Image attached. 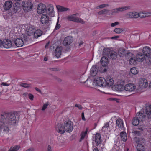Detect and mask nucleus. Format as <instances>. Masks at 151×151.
<instances>
[{
	"mask_svg": "<svg viewBox=\"0 0 151 151\" xmlns=\"http://www.w3.org/2000/svg\"><path fill=\"white\" fill-rule=\"evenodd\" d=\"M145 56L144 54L141 53H137L136 56V60L137 61L139 62H142L145 59Z\"/></svg>",
	"mask_w": 151,
	"mask_h": 151,
	"instance_id": "26",
	"label": "nucleus"
},
{
	"mask_svg": "<svg viewBox=\"0 0 151 151\" xmlns=\"http://www.w3.org/2000/svg\"><path fill=\"white\" fill-rule=\"evenodd\" d=\"M40 22L42 24H47L50 20L47 14H42L40 18Z\"/></svg>",
	"mask_w": 151,
	"mask_h": 151,
	"instance_id": "12",
	"label": "nucleus"
},
{
	"mask_svg": "<svg viewBox=\"0 0 151 151\" xmlns=\"http://www.w3.org/2000/svg\"><path fill=\"white\" fill-rule=\"evenodd\" d=\"M48 103H46L43 106L42 108V110L44 111L45 110L46 108H47V106L48 105Z\"/></svg>",
	"mask_w": 151,
	"mask_h": 151,
	"instance_id": "51",
	"label": "nucleus"
},
{
	"mask_svg": "<svg viewBox=\"0 0 151 151\" xmlns=\"http://www.w3.org/2000/svg\"><path fill=\"white\" fill-rule=\"evenodd\" d=\"M124 29L122 28H115L114 30V31L117 34H120L123 32Z\"/></svg>",
	"mask_w": 151,
	"mask_h": 151,
	"instance_id": "41",
	"label": "nucleus"
},
{
	"mask_svg": "<svg viewBox=\"0 0 151 151\" xmlns=\"http://www.w3.org/2000/svg\"><path fill=\"white\" fill-rule=\"evenodd\" d=\"M105 79L102 77H99L95 79L93 81V83L96 85L99 86L105 87L106 83H105Z\"/></svg>",
	"mask_w": 151,
	"mask_h": 151,
	"instance_id": "6",
	"label": "nucleus"
},
{
	"mask_svg": "<svg viewBox=\"0 0 151 151\" xmlns=\"http://www.w3.org/2000/svg\"><path fill=\"white\" fill-rule=\"evenodd\" d=\"M135 141L139 145H144L145 143V139L143 137H136Z\"/></svg>",
	"mask_w": 151,
	"mask_h": 151,
	"instance_id": "27",
	"label": "nucleus"
},
{
	"mask_svg": "<svg viewBox=\"0 0 151 151\" xmlns=\"http://www.w3.org/2000/svg\"><path fill=\"white\" fill-rule=\"evenodd\" d=\"M126 17L129 18H137L139 17L138 13L136 12H130L127 13Z\"/></svg>",
	"mask_w": 151,
	"mask_h": 151,
	"instance_id": "17",
	"label": "nucleus"
},
{
	"mask_svg": "<svg viewBox=\"0 0 151 151\" xmlns=\"http://www.w3.org/2000/svg\"><path fill=\"white\" fill-rule=\"evenodd\" d=\"M45 12L50 17H54L55 16V12L53 5L52 4L48 5L46 6Z\"/></svg>",
	"mask_w": 151,
	"mask_h": 151,
	"instance_id": "9",
	"label": "nucleus"
},
{
	"mask_svg": "<svg viewBox=\"0 0 151 151\" xmlns=\"http://www.w3.org/2000/svg\"><path fill=\"white\" fill-rule=\"evenodd\" d=\"M28 97L31 100H33L34 98V96L30 93L28 94Z\"/></svg>",
	"mask_w": 151,
	"mask_h": 151,
	"instance_id": "53",
	"label": "nucleus"
},
{
	"mask_svg": "<svg viewBox=\"0 0 151 151\" xmlns=\"http://www.w3.org/2000/svg\"><path fill=\"white\" fill-rule=\"evenodd\" d=\"M136 116V117L139 119L140 121H142L145 117V116L143 114L140 113H137Z\"/></svg>",
	"mask_w": 151,
	"mask_h": 151,
	"instance_id": "36",
	"label": "nucleus"
},
{
	"mask_svg": "<svg viewBox=\"0 0 151 151\" xmlns=\"http://www.w3.org/2000/svg\"><path fill=\"white\" fill-rule=\"evenodd\" d=\"M99 147H98L94 148L93 149V151H99Z\"/></svg>",
	"mask_w": 151,
	"mask_h": 151,
	"instance_id": "62",
	"label": "nucleus"
},
{
	"mask_svg": "<svg viewBox=\"0 0 151 151\" xmlns=\"http://www.w3.org/2000/svg\"><path fill=\"white\" fill-rule=\"evenodd\" d=\"M1 85H2V86H9V84H7L3 82L1 83Z\"/></svg>",
	"mask_w": 151,
	"mask_h": 151,
	"instance_id": "59",
	"label": "nucleus"
},
{
	"mask_svg": "<svg viewBox=\"0 0 151 151\" xmlns=\"http://www.w3.org/2000/svg\"><path fill=\"white\" fill-rule=\"evenodd\" d=\"M81 116H82V119L84 121H85L86 120V119H85V118L84 117V114L83 112H82V113Z\"/></svg>",
	"mask_w": 151,
	"mask_h": 151,
	"instance_id": "58",
	"label": "nucleus"
},
{
	"mask_svg": "<svg viewBox=\"0 0 151 151\" xmlns=\"http://www.w3.org/2000/svg\"><path fill=\"white\" fill-rule=\"evenodd\" d=\"M18 116L15 113L4 114L0 116V131L8 133L10 131V125L17 123Z\"/></svg>",
	"mask_w": 151,
	"mask_h": 151,
	"instance_id": "1",
	"label": "nucleus"
},
{
	"mask_svg": "<svg viewBox=\"0 0 151 151\" xmlns=\"http://www.w3.org/2000/svg\"><path fill=\"white\" fill-rule=\"evenodd\" d=\"M127 51L124 49H119L118 51L119 55L120 57H123L125 56Z\"/></svg>",
	"mask_w": 151,
	"mask_h": 151,
	"instance_id": "32",
	"label": "nucleus"
},
{
	"mask_svg": "<svg viewBox=\"0 0 151 151\" xmlns=\"http://www.w3.org/2000/svg\"><path fill=\"white\" fill-rule=\"evenodd\" d=\"M116 127H118L120 130L124 131L125 130L123 121L122 119L118 118L116 121Z\"/></svg>",
	"mask_w": 151,
	"mask_h": 151,
	"instance_id": "11",
	"label": "nucleus"
},
{
	"mask_svg": "<svg viewBox=\"0 0 151 151\" xmlns=\"http://www.w3.org/2000/svg\"><path fill=\"white\" fill-rule=\"evenodd\" d=\"M108 11L106 9H104L99 11L98 14L99 15L105 14L107 13Z\"/></svg>",
	"mask_w": 151,
	"mask_h": 151,
	"instance_id": "46",
	"label": "nucleus"
},
{
	"mask_svg": "<svg viewBox=\"0 0 151 151\" xmlns=\"http://www.w3.org/2000/svg\"><path fill=\"white\" fill-rule=\"evenodd\" d=\"M139 122L140 120L135 117L132 119V123L134 125L137 126L139 124Z\"/></svg>",
	"mask_w": 151,
	"mask_h": 151,
	"instance_id": "35",
	"label": "nucleus"
},
{
	"mask_svg": "<svg viewBox=\"0 0 151 151\" xmlns=\"http://www.w3.org/2000/svg\"><path fill=\"white\" fill-rule=\"evenodd\" d=\"M136 86L134 84L129 83L126 85L124 87L125 90L128 91H132L136 88Z\"/></svg>",
	"mask_w": 151,
	"mask_h": 151,
	"instance_id": "16",
	"label": "nucleus"
},
{
	"mask_svg": "<svg viewBox=\"0 0 151 151\" xmlns=\"http://www.w3.org/2000/svg\"><path fill=\"white\" fill-rule=\"evenodd\" d=\"M55 129L56 131L60 134H63L65 132L64 127L60 124H58L56 125Z\"/></svg>",
	"mask_w": 151,
	"mask_h": 151,
	"instance_id": "21",
	"label": "nucleus"
},
{
	"mask_svg": "<svg viewBox=\"0 0 151 151\" xmlns=\"http://www.w3.org/2000/svg\"><path fill=\"white\" fill-rule=\"evenodd\" d=\"M83 42L82 41L81 42L79 43V46H81V45L83 44Z\"/></svg>",
	"mask_w": 151,
	"mask_h": 151,
	"instance_id": "64",
	"label": "nucleus"
},
{
	"mask_svg": "<svg viewBox=\"0 0 151 151\" xmlns=\"http://www.w3.org/2000/svg\"><path fill=\"white\" fill-rule=\"evenodd\" d=\"M119 37L118 36H116L115 37H113L111 38L112 39H116L117 38H118Z\"/></svg>",
	"mask_w": 151,
	"mask_h": 151,
	"instance_id": "63",
	"label": "nucleus"
},
{
	"mask_svg": "<svg viewBox=\"0 0 151 151\" xmlns=\"http://www.w3.org/2000/svg\"><path fill=\"white\" fill-rule=\"evenodd\" d=\"M105 79V83H106V86H110L114 84V80L109 76H107L106 77V79Z\"/></svg>",
	"mask_w": 151,
	"mask_h": 151,
	"instance_id": "20",
	"label": "nucleus"
},
{
	"mask_svg": "<svg viewBox=\"0 0 151 151\" xmlns=\"http://www.w3.org/2000/svg\"><path fill=\"white\" fill-rule=\"evenodd\" d=\"M109 4H101L99 6H97L96 8L97 9H99V8H102L108 6H109Z\"/></svg>",
	"mask_w": 151,
	"mask_h": 151,
	"instance_id": "45",
	"label": "nucleus"
},
{
	"mask_svg": "<svg viewBox=\"0 0 151 151\" xmlns=\"http://www.w3.org/2000/svg\"><path fill=\"white\" fill-rule=\"evenodd\" d=\"M20 147L17 145H16L13 147H11L8 151H17L19 149Z\"/></svg>",
	"mask_w": 151,
	"mask_h": 151,
	"instance_id": "42",
	"label": "nucleus"
},
{
	"mask_svg": "<svg viewBox=\"0 0 151 151\" xmlns=\"http://www.w3.org/2000/svg\"><path fill=\"white\" fill-rule=\"evenodd\" d=\"M59 22V18L57 19V22L56 25V26L55 29L57 30L59 29L61 27V25L60 24H58Z\"/></svg>",
	"mask_w": 151,
	"mask_h": 151,
	"instance_id": "49",
	"label": "nucleus"
},
{
	"mask_svg": "<svg viewBox=\"0 0 151 151\" xmlns=\"http://www.w3.org/2000/svg\"><path fill=\"white\" fill-rule=\"evenodd\" d=\"M35 90L36 91H37L39 92L40 93H41V91L40 90V89L38 88H37V87L35 88Z\"/></svg>",
	"mask_w": 151,
	"mask_h": 151,
	"instance_id": "61",
	"label": "nucleus"
},
{
	"mask_svg": "<svg viewBox=\"0 0 151 151\" xmlns=\"http://www.w3.org/2000/svg\"><path fill=\"white\" fill-rule=\"evenodd\" d=\"M101 62L102 66H105L107 65L108 63V59L106 57H102L101 60Z\"/></svg>",
	"mask_w": 151,
	"mask_h": 151,
	"instance_id": "29",
	"label": "nucleus"
},
{
	"mask_svg": "<svg viewBox=\"0 0 151 151\" xmlns=\"http://www.w3.org/2000/svg\"><path fill=\"white\" fill-rule=\"evenodd\" d=\"M46 151H52L51 147L50 145H48L47 146Z\"/></svg>",
	"mask_w": 151,
	"mask_h": 151,
	"instance_id": "56",
	"label": "nucleus"
},
{
	"mask_svg": "<svg viewBox=\"0 0 151 151\" xmlns=\"http://www.w3.org/2000/svg\"><path fill=\"white\" fill-rule=\"evenodd\" d=\"M94 141L98 147L99 148V149L102 148L101 146V135L99 133H97L95 136Z\"/></svg>",
	"mask_w": 151,
	"mask_h": 151,
	"instance_id": "10",
	"label": "nucleus"
},
{
	"mask_svg": "<svg viewBox=\"0 0 151 151\" xmlns=\"http://www.w3.org/2000/svg\"><path fill=\"white\" fill-rule=\"evenodd\" d=\"M151 14V12H142L138 13L139 17L144 18L149 16Z\"/></svg>",
	"mask_w": 151,
	"mask_h": 151,
	"instance_id": "25",
	"label": "nucleus"
},
{
	"mask_svg": "<svg viewBox=\"0 0 151 151\" xmlns=\"http://www.w3.org/2000/svg\"><path fill=\"white\" fill-rule=\"evenodd\" d=\"M12 3L11 1H6L3 5L4 8L5 10H9L12 6Z\"/></svg>",
	"mask_w": 151,
	"mask_h": 151,
	"instance_id": "23",
	"label": "nucleus"
},
{
	"mask_svg": "<svg viewBox=\"0 0 151 151\" xmlns=\"http://www.w3.org/2000/svg\"><path fill=\"white\" fill-rule=\"evenodd\" d=\"M137 61L136 58H135L134 56L132 57L129 60V63L130 64H136V61Z\"/></svg>",
	"mask_w": 151,
	"mask_h": 151,
	"instance_id": "37",
	"label": "nucleus"
},
{
	"mask_svg": "<svg viewBox=\"0 0 151 151\" xmlns=\"http://www.w3.org/2000/svg\"><path fill=\"white\" fill-rule=\"evenodd\" d=\"M49 69L51 71H56L57 70V68H49Z\"/></svg>",
	"mask_w": 151,
	"mask_h": 151,
	"instance_id": "55",
	"label": "nucleus"
},
{
	"mask_svg": "<svg viewBox=\"0 0 151 151\" xmlns=\"http://www.w3.org/2000/svg\"><path fill=\"white\" fill-rule=\"evenodd\" d=\"M75 106L78 107L80 109H81L82 108L81 106L79 104H76L75 105Z\"/></svg>",
	"mask_w": 151,
	"mask_h": 151,
	"instance_id": "57",
	"label": "nucleus"
},
{
	"mask_svg": "<svg viewBox=\"0 0 151 151\" xmlns=\"http://www.w3.org/2000/svg\"><path fill=\"white\" fill-rule=\"evenodd\" d=\"M105 55H107L109 58L112 59H115L117 57V53L113 51H110L109 49H106L104 50Z\"/></svg>",
	"mask_w": 151,
	"mask_h": 151,
	"instance_id": "5",
	"label": "nucleus"
},
{
	"mask_svg": "<svg viewBox=\"0 0 151 151\" xmlns=\"http://www.w3.org/2000/svg\"><path fill=\"white\" fill-rule=\"evenodd\" d=\"M34 149L33 148H30L27 150L26 151H34Z\"/></svg>",
	"mask_w": 151,
	"mask_h": 151,
	"instance_id": "60",
	"label": "nucleus"
},
{
	"mask_svg": "<svg viewBox=\"0 0 151 151\" xmlns=\"http://www.w3.org/2000/svg\"><path fill=\"white\" fill-rule=\"evenodd\" d=\"M30 41V39L25 35H22V36L20 38H17L14 41L17 47H21L24 43L27 44L29 41Z\"/></svg>",
	"mask_w": 151,
	"mask_h": 151,
	"instance_id": "2",
	"label": "nucleus"
},
{
	"mask_svg": "<svg viewBox=\"0 0 151 151\" xmlns=\"http://www.w3.org/2000/svg\"><path fill=\"white\" fill-rule=\"evenodd\" d=\"M73 42L72 37L70 36L66 37L64 39L63 44L64 46L70 45Z\"/></svg>",
	"mask_w": 151,
	"mask_h": 151,
	"instance_id": "19",
	"label": "nucleus"
},
{
	"mask_svg": "<svg viewBox=\"0 0 151 151\" xmlns=\"http://www.w3.org/2000/svg\"><path fill=\"white\" fill-rule=\"evenodd\" d=\"M119 23L118 22H116L114 23H112L111 24V26L114 27L116 25L119 24Z\"/></svg>",
	"mask_w": 151,
	"mask_h": 151,
	"instance_id": "54",
	"label": "nucleus"
},
{
	"mask_svg": "<svg viewBox=\"0 0 151 151\" xmlns=\"http://www.w3.org/2000/svg\"><path fill=\"white\" fill-rule=\"evenodd\" d=\"M46 6L44 4H40L38 6L37 12L39 14H41L46 12Z\"/></svg>",
	"mask_w": 151,
	"mask_h": 151,
	"instance_id": "15",
	"label": "nucleus"
},
{
	"mask_svg": "<svg viewBox=\"0 0 151 151\" xmlns=\"http://www.w3.org/2000/svg\"><path fill=\"white\" fill-rule=\"evenodd\" d=\"M102 129L104 130L109 129V124L108 123H105L104 125L102 127Z\"/></svg>",
	"mask_w": 151,
	"mask_h": 151,
	"instance_id": "44",
	"label": "nucleus"
},
{
	"mask_svg": "<svg viewBox=\"0 0 151 151\" xmlns=\"http://www.w3.org/2000/svg\"><path fill=\"white\" fill-rule=\"evenodd\" d=\"M130 9L129 6H126L124 7H119L113 9L112 11V14L117 13L122 11L129 9Z\"/></svg>",
	"mask_w": 151,
	"mask_h": 151,
	"instance_id": "14",
	"label": "nucleus"
},
{
	"mask_svg": "<svg viewBox=\"0 0 151 151\" xmlns=\"http://www.w3.org/2000/svg\"><path fill=\"white\" fill-rule=\"evenodd\" d=\"M78 14H75L71 15L68 16L67 17V19L68 20L70 21H73L76 22L80 23L81 24H84L85 23V22L82 19L78 17H75Z\"/></svg>",
	"mask_w": 151,
	"mask_h": 151,
	"instance_id": "3",
	"label": "nucleus"
},
{
	"mask_svg": "<svg viewBox=\"0 0 151 151\" xmlns=\"http://www.w3.org/2000/svg\"><path fill=\"white\" fill-rule=\"evenodd\" d=\"M56 8L60 12L69 11L70 10V9L69 8L65 7L58 5H56Z\"/></svg>",
	"mask_w": 151,
	"mask_h": 151,
	"instance_id": "30",
	"label": "nucleus"
},
{
	"mask_svg": "<svg viewBox=\"0 0 151 151\" xmlns=\"http://www.w3.org/2000/svg\"><path fill=\"white\" fill-rule=\"evenodd\" d=\"M133 56L132 53L130 52H127L125 55V57L128 59L132 57Z\"/></svg>",
	"mask_w": 151,
	"mask_h": 151,
	"instance_id": "47",
	"label": "nucleus"
},
{
	"mask_svg": "<svg viewBox=\"0 0 151 151\" xmlns=\"http://www.w3.org/2000/svg\"><path fill=\"white\" fill-rule=\"evenodd\" d=\"M62 48L61 47H58L55 50V54L57 58L59 57L61 54Z\"/></svg>",
	"mask_w": 151,
	"mask_h": 151,
	"instance_id": "28",
	"label": "nucleus"
},
{
	"mask_svg": "<svg viewBox=\"0 0 151 151\" xmlns=\"http://www.w3.org/2000/svg\"><path fill=\"white\" fill-rule=\"evenodd\" d=\"M2 45L4 48H9L12 47V43L11 41L9 39L4 40L3 41Z\"/></svg>",
	"mask_w": 151,
	"mask_h": 151,
	"instance_id": "18",
	"label": "nucleus"
},
{
	"mask_svg": "<svg viewBox=\"0 0 151 151\" xmlns=\"http://www.w3.org/2000/svg\"><path fill=\"white\" fill-rule=\"evenodd\" d=\"M120 134L122 140L124 142L126 141L127 139V136L126 133L122 131L120 133Z\"/></svg>",
	"mask_w": 151,
	"mask_h": 151,
	"instance_id": "31",
	"label": "nucleus"
},
{
	"mask_svg": "<svg viewBox=\"0 0 151 151\" xmlns=\"http://www.w3.org/2000/svg\"><path fill=\"white\" fill-rule=\"evenodd\" d=\"M22 5L23 9L25 12H27L31 11L33 7L32 3L27 1H23Z\"/></svg>",
	"mask_w": 151,
	"mask_h": 151,
	"instance_id": "4",
	"label": "nucleus"
},
{
	"mask_svg": "<svg viewBox=\"0 0 151 151\" xmlns=\"http://www.w3.org/2000/svg\"><path fill=\"white\" fill-rule=\"evenodd\" d=\"M134 133L138 136H140L142 134V132L138 131H134Z\"/></svg>",
	"mask_w": 151,
	"mask_h": 151,
	"instance_id": "52",
	"label": "nucleus"
},
{
	"mask_svg": "<svg viewBox=\"0 0 151 151\" xmlns=\"http://www.w3.org/2000/svg\"><path fill=\"white\" fill-rule=\"evenodd\" d=\"M35 28L32 26H27L26 30V34L24 35L29 38V36L33 34Z\"/></svg>",
	"mask_w": 151,
	"mask_h": 151,
	"instance_id": "13",
	"label": "nucleus"
},
{
	"mask_svg": "<svg viewBox=\"0 0 151 151\" xmlns=\"http://www.w3.org/2000/svg\"><path fill=\"white\" fill-rule=\"evenodd\" d=\"M137 151H145V148L142 145H137Z\"/></svg>",
	"mask_w": 151,
	"mask_h": 151,
	"instance_id": "38",
	"label": "nucleus"
},
{
	"mask_svg": "<svg viewBox=\"0 0 151 151\" xmlns=\"http://www.w3.org/2000/svg\"><path fill=\"white\" fill-rule=\"evenodd\" d=\"M42 31L40 30H35L34 32V37L35 38H37L38 37L42 35Z\"/></svg>",
	"mask_w": 151,
	"mask_h": 151,
	"instance_id": "33",
	"label": "nucleus"
},
{
	"mask_svg": "<svg viewBox=\"0 0 151 151\" xmlns=\"http://www.w3.org/2000/svg\"><path fill=\"white\" fill-rule=\"evenodd\" d=\"M142 51L146 58L150 59L151 61V49L149 47L145 46L143 48Z\"/></svg>",
	"mask_w": 151,
	"mask_h": 151,
	"instance_id": "8",
	"label": "nucleus"
},
{
	"mask_svg": "<svg viewBox=\"0 0 151 151\" xmlns=\"http://www.w3.org/2000/svg\"><path fill=\"white\" fill-rule=\"evenodd\" d=\"M100 68L99 71L101 73H104L106 71V70L105 68V66H101Z\"/></svg>",
	"mask_w": 151,
	"mask_h": 151,
	"instance_id": "50",
	"label": "nucleus"
},
{
	"mask_svg": "<svg viewBox=\"0 0 151 151\" xmlns=\"http://www.w3.org/2000/svg\"><path fill=\"white\" fill-rule=\"evenodd\" d=\"M98 68H99V67L96 65H94L92 67L90 71L91 76H94L96 75L98 72Z\"/></svg>",
	"mask_w": 151,
	"mask_h": 151,
	"instance_id": "22",
	"label": "nucleus"
},
{
	"mask_svg": "<svg viewBox=\"0 0 151 151\" xmlns=\"http://www.w3.org/2000/svg\"><path fill=\"white\" fill-rule=\"evenodd\" d=\"M116 90L119 91H121L123 90L124 87L122 85L119 84L117 85L116 87Z\"/></svg>",
	"mask_w": 151,
	"mask_h": 151,
	"instance_id": "40",
	"label": "nucleus"
},
{
	"mask_svg": "<svg viewBox=\"0 0 151 151\" xmlns=\"http://www.w3.org/2000/svg\"><path fill=\"white\" fill-rule=\"evenodd\" d=\"M65 130L68 132H70L73 129V123L70 120L65 121L64 124Z\"/></svg>",
	"mask_w": 151,
	"mask_h": 151,
	"instance_id": "7",
	"label": "nucleus"
},
{
	"mask_svg": "<svg viewBox=\"0 0 151 151\" xmlns=\"http://www.w3.org/2000/svg\"><path fill=\"white\" fill-rule=\"evenodd\" d=\"M130 71L131 73L133 74H136L138 73V71L137 68L135 67H134L131 69Z\"/></svg>",
	"mask_w": 151,
	"mask_h": 151,
	"instance_id": "43",
	"label": "nucleus"
},
{
	"mask_svg": "<svg viewBox=\"0 0 151 151\" xmlns=\"http://www.w3.org/2000/svg\"><path fill=\"white\" fill-rule=\"evenodd\" d=\"M87 131H88V129H86L85 132H83L81 133V138H80V141H81L82 140L84 139V138L85 137V136L86 135V134H87Z\"/></svg>",
	"mask_w": 151,
	"mask_h": 151,
	"instance_id": "39",
	"label": "nucleus"
},
{
	"mask_svg": "<svg viewBox=\"0 0 151 151\" xmlns=\"http://www.w3.org/2000/svg\"><path fill=\"white\" fill-rule=\"evenodd\" d=\"M20 86L22 87L25 88H27L31 86L30 84L27 83H22L20 84Z\"/></svg>",
	"mask_w": 151,
	"mask_h": 151,
	"instance_id": "48",
	"label": "nucleus"
},
{
	"mask_svg": "<svg viewBox=\"0 0 151 151\" xmlns=\"http://www.w3.org/2000/svg\"><path fill=\"white\" fill-rule=\"evenodd\" d=\"M148 85V83L147 80L143 79L140 81L139 83V86L141 88L147 87Z\"/></svg>",
	"mask_w": 151,
	"mask_h": 151,
	"instance_id": "24",
	"label": "nucleus"
},
{
	"mask_svg": "<svg viewBox=\"0 0 151 151\" xmlns=\"http://www.w3.org/2000/svg\"><path fill=\"white\" fill-rule=\"evenodd\" d=\"M146 113L149 118H151V105L146 108Z\"/></svg>",
	"mask_w": 151,
	"mask_h": 151,
	"instance_id": "34",
	"label": "nucleus"
}]
</instances>
